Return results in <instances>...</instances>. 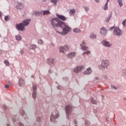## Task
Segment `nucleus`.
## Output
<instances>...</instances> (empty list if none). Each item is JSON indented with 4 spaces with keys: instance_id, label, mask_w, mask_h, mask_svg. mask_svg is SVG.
<instances>
[{
    "instance_id": "603ef678",
    "label": "nucleus",
    "mask_w": 126,
    "mask_h": 126,
    "mask_svg": "<svg viewBox=\"0 0 126 126\" xmlns=\"http://www.w3.org/2000/svg\"><path fill=\"white\" fill-rule=\"evenodd\" d=\"M1 54H2V51L0 49V55H1Z\"/></svg>"
},
{
    "instance_id": "09e8293b",
    "label": "nucleus",
    "mask_w": 126,
    "mask_h": 126,
    "mask_svg": "<svg viewBox=\"0 0 126 126\" xmlns=\"http://www.w3.org/2000/svg\"><path fill=\"white\" fill-rule=\"evenodd\" d=\"M95 0V1H96V2H97V3L100 2V0Z\"/></svg>"
},
{
    "instance_id": "6e6d98bb",
    "label": "nucleus",
    "mask_w": 126,
    "mask_h": 126,
    "mask_svg": "<svg viewBox=\"0 0 126 126\" xmlns=\"http://www.w3.org/2000/svg\"><path fill=\"white\" fill-rule=\"evenodd\" d=\"M47 0H42L43 2H45Z\"/></svg>"
},
{
    "instance_id": "f8f14e48",
    "label": "nucleus",
    "mask_w": 126,
    "mask_h": 126,
    "mask_svg": "<svg viewBox=\"0 0 126 126\" xmlns=\"http://www.w3.org/2000/svg\"><path fill=\"white\" fill-rule=\"evenodd\" d=\"M33 92H32V98L33 99H36V91L37 90V86L36 85H33L32 86Z\"/></svg>"
},
{
    "instance_id": "a18cd8bd",
    "label": "nucleus",
    "mask_w": 126,
    "mask_h": 126,
    "mask_svg": "<svg viewBox=\"0 0 126 126\" xmlns=\"http://www.w3.org/2000/svg\"><path fill=\"white\" fill-rule=\"evenodd\" d=\"M19 126H24V125H23V124L21 123V122L19 123L18 124Z\"/></svg>"
},
{
    "instance_id": "c9c22d12",
    "label": "nucleus",
    "mask_w": 126,
    "mask_h": 126,
    "mask_svg": "<svg viewBox=\"0 0 126 126\" xmlns=\"http://www.w3.org/2000/svg\"><path fill=\"white\" fill-rule=\"evenodd\" d=\"M108 4L105 3V4L104 6V7H103V9H104V10H107L108 9Z\"/></svg>"
},
{
    "instance_id": "c756f323",
    "label": "nucleus",
    "mask_w": 126,
    "mask_h": 126,
    "mask_svg": "<svg viewBox=\"0 0 126 126\" xmlns=\"http://www.w3.org/2000/svg\"><path fill=\"white\" fill-rule=\"evenodd\" d=\"M110 87H111V89L112 90H118V87H115V86H113V85H111Z\"/></svg>"
},
{
    "instance_id": "dca6fc26",
    "label": "nucleus",
    "mask_w": 126,
    "mask_h": 126,
    "mask_svg": "<svg viewBox=\"0 0 126 126\" xmlns=\"http://www.w3.org/2000/svg\"><path fill=\"white\" fill-rule=\"evenodd\" d=\"M17 9H20V10H23L24 7L22 3H18L16 6Z\"/></svg>"
},
{
    "instance_id": "a19ab883",
    "label": "nucleus",
    "mask_w": 126,
    "mask_h": 126,
    "mask_svg": "<svg viewBox=\"0 0 126 126\" xmlns=\"http://www.w3.org/2000/svg\"><path fill=\"white\" fill-rule=\"evenodd\" d=\"M122 74L124 75H126V69H123L122 71Z\"/></svg>"
},
{
    "instance_id": "49530a36",
    "label": "nucleus",
    "mask_w": 126,
    "mask_h": 126,
    "mask_svg": "<svg viewBox=\"0 0 126 126\" xmlns=\"http://www.w3.org/2000/svg\"><path fill=\"white\" fill-rule=\"evenodd\" d=\"M116 28H115V27H111L110 28V30H115V29Z\"/></svg>"
},
{
    "instance_id": "4d7b16f0",
    "label": "nucleus",
    "mask_w": 126,
    "mask_h": 126,
    "mask_svg": "<svg viewBox=\"0 0 126 126\" xmlns=\"http://www.w3.org/2000/svg\"><path fill=\"white\" fill-rule=\"evenodd\" d=\"M21 54H23V50L21 51Z\"/></svg>"
},
{
    "instance_id": "b1692460",
    "label": "nucleus",
    "mask_w": 126,
    "mask_h": 126,
    "mask_svg": "<svg viewBox=\"0 0 126 126\" xmlns=\"http://www.w3.org/2000/svg\"><path fill=\"white\" fill-rule=\"evenodd\" d=\"M69 13L71 15H74V14L75 13V9H72L69 10Z\"/></svg>"
},
{
    "instance_id": "1a4fd4ad",
    "label": "nucleus",
    "mask_w": 126,
    "mask_h": 126,
    "mask_svg": "<svg viewBox=\"0 0 126 126\" xmlns=\"http://www.w3.org/2000/svg\"><path fill=\"white\" fill-rule=\"evenodd\" d=\"M101 44L104 47H107V48H110L112 47V43H110V42L107 41L106 40H103L101 42Z\"/></svg>"
},
{
    "instance_id": "393cba45",
    "label": "nucleus",
    "mask_w": 126,
    "mask_h": 126,
    "mask_svg": "<svg viewBox=\"0 0 126 126\" xmlns=\"http://www.w3.org/2000/svg\"><path fill=\"white\" fill-rule=\"evenodd\" d=\"M90 38L92 39H96V35L94 33L92 32L90 34Z\"/></svg>"
},
{
    "instance_id": "4be33fe9",
    "label": "nucleus",
    "mask_w": 126,
    "mask_h": 126,
    "mask_svg": "<svg viewBox=\"0 0 126 126\" xmlns=\"http://www.w3.org/2000/svg\"><path fill=\"white\" fill-rule=\"evenodd\" d=\"M43 15H48V14H51V12L49 10H43L42 11Z\"/></svg>"
},
{
    "instance_id": "72a5a7b5",
    "label": "nucleus",
    "mask_w": 126,
    "mask_h": 126,
    "mask_svg": "<svg viewBox=\"0 0 126 126\" xmlns=\"http://www.w3.org/2000/svg\"><path fill=\"white\" fill-rule=\"evenodd\" d=\"M91 101L92 104H97V101H96L95 100V99H94L93 98V97H92V98H91Z\"/></svg>"
},
{
    "instance_id": "de8ad7c7",
    "label": "nucleus",
    "mask_w": 126,
    "mask_h": 126,
    "mask_svg": "<svg viewBox=\"0 0 126 126\" xmlns=\"http://www.w3.org/2000/svg\"><path fill=\"white\" fill-rule=\"evenodd\" d=\"M5 88L8 89V88H9V86H8V85H5Z\"/></svg>"
},
{
    "instance_id": "cd10ccee",
    "label": "nucleus",
    "mask_w": 126,
    "mask_h": 126,
    "mask_svg": "<svg viewBox=\"0 0 126 126\" xmlns=\"http://www.w3.org/2000/svg\"><path fill=\"white\" fill-rule=\"evenodd\" d=\"M117 2L119 3V5H120L121 7L123 6V0H118Z\"/></svg>"
},
{
    "instance_id": "c85d7f7f",
    "label": "nucleus",
    "mask_w": 126,
    "mask_h": 126,
    "mask_svg": "<svg viewBox=\"0 0 126 126\" xmlns=\"http://www.w3.org/2000/svg\"><path fill=\"white\" fill-rule=\"evenodd\" d=\"M73 32H75V33H79L81 32V31L77 28H76L73 30Z\"/></svg>"
},
{
    "instance_id": "13d9d810",
    "label": "nucleus",
    "mask_w": 126,
    "mask_h": 126,
    "mask_svg": "<svg viewBox=\"0 0 126 126\" xmlns=\"http://www.w3.org/2000/svg\"><path fill=\"white\" fill-rule=\"evenodd\" d=\"M52 46H53L54 47V46H55V44H54V43H52L51 44Z\"/></svg>"
},
{
    "instance_id": "4c0bfd02",
    "label": "nucleus",
    "mask_w": 126,
    "mask_h": 126,
    "mask_svg": "<svg viewBox=\"0 0 126 126\" xmlns=\"http://www.w3.org/2000/svg\"><path fill=\"white\" fill-rule=\"evenodd\" d=\"M101 79L102 80H106V79H108V76L106 75H103Z\"/></svg>"
},
{
    "instance_id": "473e14b6",
    "label": "nucleus",
    "mask_w": 126,
    "mask_h": 126,
    "mask_svg": "<svg viewBox=\"0 0 126 126\" xmlns=\"http://www.w3.org/2000/svg\"><path fill=\"white\" fill-rule=\"evenodd\" d=\"M16 40H17V41H20V40H21V36L20 35H16Z\"/></svg>"
},
{
    "instance_id": "c03bdc74",
    "label": "nucleus",
    "mask_w": 126,
    "mask_h": 126,
    "mask_svg": "<svg viewBox=\"0 0 126 126\" xmlns=\"http://www.w3.org/2000/svg\"><path fill=\"white\" fill-rule=\"evenodd\" d=\"M62 87L61 86H57V89H58L59 90H62Z\"/></svg>"
},
{
    "instance_id": "f704fd0d",
    "label": "nucleus",
    "mask_w": 126,
    "mask_h": 126,
    "mask_svg": "<svg viewBox=\"0 0 126 126\" xmlns=\"http://www.w3.org/2000/svg\"><path fill=\"white\" fill-rule=\"evenodd\" d=\"M60 0H51V2H53L54 4V5H57V2Z\"/></svg>"
},
{
    "instance_id": "58836bf2",
    "label": "nucleus",
    "mask_w": 126,
    "mask_h": 126,
    "mask_svg": "<svg viewBox=\"0 0 126 126\" xmlns=\"http://www.w3.org/2000/svg\"><path fill=\"white\" fill-rule=\"evenodd\" d=\"M4 63L6 64V66H8L9 65V62L7 60H5L4 61Z\"/></svg>"
},
{
    "instance_id": "3c124183",
    "label": "nucleus",
    "mask_w": 126,
    "mask_h": 126,
    "mask_svg": "<svg viewBox=\"0 0 126 126\" xmlns=\"http://www.w3.org/2000/svg\"><path fill=\"white\" fill-rule=\"evenodd\" d=\"M1 15H2V13L0 11V17H1Z\"/></svg>"
},
{
    "instance_id": "ddd939ff",
    "label": "nucleus",
    "mask_w": 126,
    "mask_h": 126,
    "mask_svg": "<svg viewBox=\"0 0 126 126\" xmlns=\"http://www.w3.org/2000/svg\"><path fill=\"white\" fill-rule=\"evenodd\" d=\"M80 46L83 51H87L88 50V47L86 46L85 41H83L82 44H80Z\"/></svg>"
},
{
    "instance_id": "aec40b11",
    "label": "nucleus",
    "mask_w": 126,
    "mask_h": 126,
    "mask_svg": "<svg viewBox=\"0 0 126 126\" xmlns=\"http://www.w3.org/2000/svg\"><path fill=\"white\" fill-rule=\"evenodd\" d=\"M74 57H75V52H72L67 55V57L68 58V59H72Z\"/></svg>"
},
{
    "instance_id": "e2e57ef3",
    "label": "nucleus",
    "mask_w": 126,
    "mask_h": 126,
    "mask_svg": "<svg viewBox=\"0 0 126 126\" xmlns=\"http://www.w3.org/2000/svg\"><path fill=\"white\" fill-rule=\"evenodd\" d=\"M49 9V10H50V9H51V8H49V9Z\"/></svg>"
},
{
    "instance_id": "052dcab7",
    "label": "nucleus",
    "mask_w": 126,
    "mask_h": 126,
    "mask_svg": "<svg viewBox=\"0 0 126 126\" xmlns=\"http://www.w3.org/2000/svg\"><path fill=\"white\" fill-rule=\"evenodd\" d=\"M65 78L66 80H67L68 78L67 77H65Z\"/></svg>"
},
{
    "instance_id": "bb28decb",
    "label": "nucleus",
    "mask_w": 126,
    "mask_h": 126,
    "mask_svg": "<svg viewBox=\"0 0 126 126\" xmlns=\"http://www.w3.org/2000/svg\"><path fill=\"white\" fill-rule=\"evenodd\" d=\"M4 20L5 21H9L10 20V17L9 16H5Z\"/></svg>"
},
{
    "instance_id": "680f3d73",
    "label": "nucleus",
    "mask_w": 126,
    "mask_h": 126,
    "mask_svg": "<svg viewBox=\"0 0 126 126\" xmlns=\"http://www.w3.org/2000/svg\"><path fill=\"white\" fill-rule=\"evenodd\" d=\"M0 37H1V34H0Z\"/></svg>"
},
{
    "instance_id": "7c9ffc66",
    "label": "nucleus",
    "mask_w": 126,
    "mask_h": 126,
    "mask_svg": "<svg viewBox=\"0 0 126 126\" xmlns=\"http://www.w3.org/2000/svg\"><path fill=\"white\" fill-rule=\"evenodd\" d=\"M34 15H36V16H39L40 15H41L42 14V12H39V11H36L34 13Z\"/></svg>"
},
{
    "instance_id": "7ed1b4c3",
    "label": "nucleus",
    "mask_w": 126,
    "mask_h": 126,
    "mask_svg": "<svg viewBox=\"0 0 126 126\" xmlns=\"http://www.w3.org/2000/svg\"><path fill=\"white\" fill-rule=\"evenodd\" d=\"M3 108L4 110V112L5 115L6 116V118L8 120V118L10 117V119H11L12 121L14 123L15 121H17L18 120V115L13 116L10 115V113H8V111L7 110V107L5 105L3 106Z\"/></svg>"
},
{
    "instance_id": "6ab92c4d",
    "label": "nucleus",
    "mask_w": 126,
    "mask_h": 126,
    "mask_svg": "<svg viewBox=\"0 0 126 126\" xmlns=\"http://www.w3.org/2000/svg\"><path fill=\"white\" fill-rule=\"evenodd\" d=\"M20 112L21 117H23V118H24V119L26 121V118L27 116L25 115V112L24 111V110H20Z\"/></svg>"
},
{
    "instance_id": "a878e982",
    "label": "nucleus",
    "mask_w": 126,
    "mask_h": 126,
    "mask_svg": "<svg viewBox=\"0 0 126 126\" xmlns=\"http://www.w3.org/2000/svg\"><path fill=\"white\" fill-rule=\"evenodd\" d=\"M112 18V13L110 14L108 17L106 19V22H109L110 21V19Z\"/></svg>"
},
{
    "instance_id": "bf43d9fd",
    "label": "nucleus",
    "mask_w": 126,
    "mask_h": 126,
    "mask_svg": "<svg viewBox=\"0 0 126 126\" xmlns=\"http://www.w3.org/2000/svg\"><path fill=\"white\" fill-rule=\"evenodd\" d=\"M6 126H10V125L9 124H7Z\"/></svg>"
},
{
    "instance_id": "f03ea898",
    "label": "nucleus",
    "mask_w": 126,
    "mask_h": 126,
    "mask_svg": "<svg viewBox=\"0 0 126 126\" xmlns=\"http://www.w3.org/2000/svg\"><path fill=\"white\" fill-rule=\"evenodd\" d=\"M30 21H31V19H27L24 20L23 23L16 25V29L20 31H24L25 29L24 27L27 26V25H29Z\"/></svg>"
},
{
    "instance_id": "0e129e2a",
    "label": "nucleus",
    "mask_w": 126,
    "mask_h": 126,
    "mask_svg": "<svg viewBox=\"0 0 126 126\" xmlns=\"http://www.w3.org/2000/svg\"><path fill=\"white\" fill-rule=\"evenodd\" d=\"M124 99H125V100H126V98H124Z\"/></svg>"
},
{
    "instance_id": "6e6552de",
    "label": "nucleus",
    "mask_w": 126,
    "mask_h": 126,
    "mask_svg": "<svg viewBox=\"0 0 126 126\" xmlns=\"http://www.w3.org/2000/svg\"><path fill=\"white\" fill-rule=\"evenodd\" d=\"M69 48V46L68 45H64V46H61L59 48V51L60 53H63L64 54L65 52L68 51V48Z\"/></svg>"
},
{
    "instance_id": "9b49d317",
    "label": "nucleus",
    "mask_w": 126,
    "mask_h": 126,
    "mask_svg": "<svg viewBox=\"0 0 126 126\" xmlns=\"http://www.w3.org/2000/svg\"><path fill=\"white\" fill-rule=\"evenodd\" d=\"M82 69H84V66H77V67H75L73 71L76 73H78V72H80Z\"/></svg>"
},
{
    "instance_id": "0eeeda50",
    "label": "nucleus",
    "mask_w": 126,
    "mask_h": 126,
    "mask_svg": "<svg viewBox=\"0 0 126 126\" xmlns=\"http://www.w3.org/2000/svg\"><path fill=\"white\" fill-rule=\"evenodd\" d=\"M59 117H60V114H59V112H58V111L53 112L50 117L51 122L55 123V120H56V119H58Z\"/></svg>"
},
{
    "instance_id": "412c9836",
    "label": "nucleus",
    "mask_w": 126,
    "mask_h": 126,
    "mask_svg": "<svg viewBox=\"0 0 126 126\" xmlns=\"http://www.w3.org/2000/svg\"><path fill=\"white\" fill-rule=\"evenodd\" d=\"M25 84L24 80L22 78H20L19 79V86L20 87L23 86Z\"/></svg>"
},
{
    "instance_id": "20e7f679",
    "label": "nucleus",
    "mask_w": 126,
    "mask_h": 126,
    "mask_svg": "<svg viewBox=\"0 0 126 126\" xmlns=\"http://www.w3.org/2000/svg\"><path fill=\"white\" fill-rule=\"evenodd\" d=\"M110 64V62L107 60H103L101 61V64L98 65V68L102 71H104L105 69L108 68Z\"/></svg>"
},
{
    "instance_id": "8fccbe9b",
    "label": "nucleus",
    "mask_w": 126,
    "mask_h": 126,
    "mask_svg": "<svg viewBox=\"0 0 126 126\" xmlns=\"http://www.w3.org/2000/svg\"><path fill=\"white\" fill-rule=\"evenodd\" d=\"M109 1H110V0H106V3H107L108 4V3L109 2Z\"/></svg>"
},
{
    "instance_id": "ea45409f",
    "label": "nucleus",
    "mask_w": 126,
    "mask_h": 126,
    "mask_svg": "<svg viewBox=\"0 0 126 126\" xmlns=\"http://www.w3.org/2000/svg\"><path fill=\"white\" fill-rule=\"evenodd\" d=\"M122 25H123L124 27H126V19L123 21Z\"/></svg>"
},
{
    "instance_id": "864d4df0",
    "label": "nucleus",
    "mask_w": 126,
    "mask_h": 126,
    "mask_svg": "<svg viewBox=\"0 0 126 126\" xmlns=\"http://www.w3.org/2000/svg\"><path fill=\"white\" fill-rule=\"evenodd\" d=\"M95 80H99V78H98V77H95Z\"/></svg>"
},
{
    "instance_id": "e433bc0d",
    "label": "nucleus",
    "mask_w": 126,
    "mask_h": 126,
    "mask_svg": "<svg viewBox=\"0 0 126 126\" xmlns=\"http://www.w3.org/2000/svg\"><path fill=\"white\" fill-rule=\"evenodd\" d=\"M90 51H87L86 52H84L82 55L83 56H85V55H89V54H90Z\"/></svg>"
},
{
    "instance_id": "423d86ee",
    "label": "nucleus",
    "mask_w": 126,
    "mask_h": 126,
    "mask_svg": "<svg viewBox=\"0 0 126 126\" xmlns=\"http://www.w3.org/2000/svg\"><path fill=\"white\" fill-rule=\"evenodd\" d=\"M113 34L114 36L121 37L124 34V32L120 29L119 27H116L113 31Z\"/></svg>"
},
{
    "instance_id": "a211bd4d",
    "label": "nucleus",
    "mask_w": 126,
    "mask_h": 126,
    "mask_svg": "<svg viewBox=\"0 0 126 126\" xmlns=\"http://www.w3.org/2000/svg\"><path fill=\"white\" fill-rule=\"evenodd\" d=\"M57 17H58V18H59V19H61L63 21H65V20H66V18L65 17V16L63 15H60L59 14H57Z\"/></svg>"
},
{
    "instance_id": "39448f33",
    "label": "nucleus",
    "mask_w": 126,
    "mask_h": 126,
    "mask_svg": "<svg viewBox=\"0 0 126 126\" xmlns=\"http://www.w3.org/2000/svg\"><path fill=\"white\" fill-rule=\"evenodd\" d=\"M67 119H69L70 115L72 114V106L67 105L65 108Z\"/></svg>"
},
{
    "instance_id": "f3484780",
    "label": "nucleus",
    "mask_w": 126,
    "mask_h": 126,
    "mask_svg": "<svg viewBox=\"0 0 126 126\" xmlns=\"http://www.w3.org/2000/svg\"><path fill=\"white\" fill-rule=\"evenodd\" d=\"M55 61H56V59H55L49 58L47 60V63L48 64H54Z\"/></svg>"
},
{
    "instance_id": "4468645a",
    "label": "nucleus",
    "mask_w": 126,
    "mask_h": 126,
    "mask_svg": "<svg viewBox=\"0 0 126 126\" xmlns=\"http://www.w3.org/2000/svg\"><path fill=\"white\" fill-rule=\"evenodd\" d=\"M92 73V70L91 67L88 68L85 71L83 72V74L85 75H89Z\"/></svg>"
},
{
    "instance_id": "37998d69",
    "label": "nucleus",
    "mask_w": 126,
    "mask_h": 126,
    "mask_svg": "<svg viewBox=\"0 0 126 126\" xmlns=\"http://www.w3.org/2000/svg\"><path fill=\"white\" fill-rule=\"evenodd\" d=\"M84 9L85 11H89V8L88 7L85 6Z\"/></svg>"
},
{
    "instance_id": "2f4dec72",
    "label": "nucleus",
    "mask_w": 126,
    "mask_h": 126,
    "mask_svg": "<svg viewBox=\"0 0 126 126\" xmlns=\"http://www.w3.org/2000/svg\"><path fill=\"white\" fill-rule=\"evenodd\" d=\"M90 125V122L88 121V120L85 121V125L86 126H89Z\"/></svg>"
},
{
    "instance_id": "9d476101",
    "label": "nucleus",
    "mask_w": 126,
    "mask_h": 126,
    "mask_svg": "<svg viewBox=\"0 0 126 126\" xmlns=\"http://www.w3.org/2000/svg\"><path fill=\"white\" fill-rule=\"evenodd\" d=\"M35 116L36 117V122H37V123H39L40 124L41 122H42V119L41 118V113H40L39 111L36 110Z\"/></svg>"
},
{
    "instance_id": "5701e85b",
    "label": "nucleus",
    "mask_w": 126,
    "mask_h": 126,
    "mask_svg": "<svg viewBox=\"0 0 126 126\" xmlns=\"http://www.w3.org/2000/svg\"><path fill=\"white\" fill-rule=\"evenodd\" d=\"M37 48V46L34 44H31L30 46V50H35Z\"/></svg>"
},
{
    "instance_id": "5fc2aeb1",
    "label": "nucleus",
    "mask_w": 126,
    "mask_h": 126,
    "mask_svg": "<svg viewBox=\"0 0 126 126\" xmlns=\"http://www.w3.org/2000/svg\"><path fill=\"white\" fill-rule=\"evenodd\" d=\"M74 123L75 125H76V124H77V122L76 121H74Z\"/></svg>"
},
{
    "instance_id": "69168bd1",
    "label": "nucleus",
    "mask_w": 126,
    "mask_h": 126,
    "mask_svg": "<svg viewBox=\"0 0 126 126\" xmlns=\"http://www.w3.org/2000/svg\"><path fill=\"white\" fill-rule=\"evenodd\" d=\"M32 78H33V76H32Z\"/></svg>"
},
{
    "instance_id": "2eb2a0df",
    "label": "nucleus",
    "mask_w": 126,
    "mask_h": 126,
    "mask_svg": "<svg viewBox=\"0 0 126 126\" xmlns=\"http://www.w3.org/2000/svg\"><path fill=\"white\" fill-rule=\"evenodd\" d=\"M100 34L102 36H105L107 34V29L105 28L102 27L100 29Z\"/></svg>"
},
{
    "instance_id": "79ce46f5",
    "label": "nucleus",
    "mask_w": 126,
    "mask_h": 126,
    "mask_svg": "<svg viewBox=\"0 0 126 126\" xmlns=\"http://www.w3.org/2000/svg\"><path fill=\"white\" fill-rule=\"evenodd\" d=\"M38 43L40 44V45H42V44H43V40H42V39L38 40Z\"/></svg>"
},
{
    "instance_id": "f257e3e1",
    "label": "nucleus",
    "mask_w": 126,
    "mask_h": 126,
    "mask_svg": "<svg viewBox=\"0 0 126 126\" xmlns=\"http://www.w3.org/2000/svg\"><path fill=\"white\" fill-rule=\"evenodd\" d=\"M51 25L54 29H56L57 27H61L63 29V32H59L55 30V31L60 34V35H66L67 33L70 31V27H69L67 23H64L62 21H60L58 18H54L50 20Z\"/></svg>"
}]
</instances>
